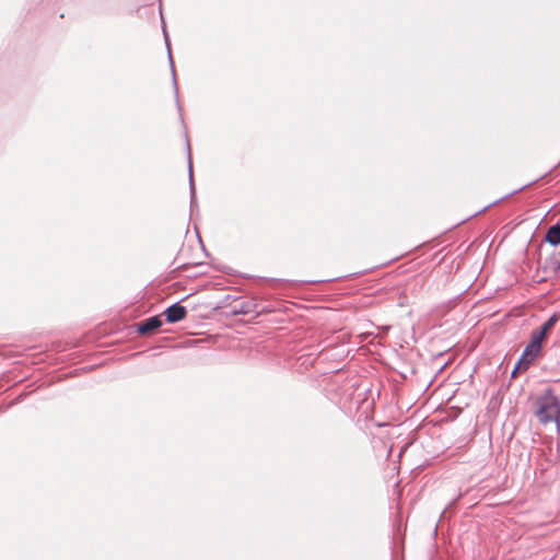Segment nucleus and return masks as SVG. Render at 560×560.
Masks as SVG:
<instances>
[{"instance_id": "obj_1", "label": "nucleus", "mask_w": 560, "mask_h": 560, "mask_svg": "<svg viewBox=\"0 0 560 560\" xmlns=\"http://www.w3.org/2000/svg\"><path fill=\"white\" fill-rule=\"evenodd\" d=\"M534 413L541 424L557 423L560 425V401L551 389L545 390L535 399Z\"/></svg>"}, {"instance_id": "obj_2", "label": "nucleus", "mask_w": 560, "mask_h": 560, "mask_svg": "<svg viewBox=\"0 0 560 560\" xmlns=\"http://www.w3.org/2000/svg\"><path fill=\"white\" fill-rule=\"evenodd\" d=\"M545 338L546 337L541 335L538 330L533 331L529 343L524 349L521 359L518 360L515 369L513 370V376L516 374L518 370H526L539 355L541 345Z\"/></svg>"}, {"instance_id": "obj_3", "label": "nucleus", "mask_w": 560, "mask_h": 560, "mask_svg": "<svg viewBox=\"0 0 560 560\" xmlns=\"http://www.w3.org/2000/svg\"><path fill=\"white\" fill-rule=\"evenodd\" d=\"M162 325V320L159 316L150 317L137 324V331L140 335L147 336L154 332Z\"/></svg>"}, {"instance_id": "obj_4", "label": "nucleus", "mask_w": 560, "mask_h": 560, "mask_svg": "<svg viewBox=\"0 0 560 560\" xmlns=\"http://www.w3.org/2000/svg\"><path fill=\"white\" fill-rule=\"evenodd\" d=\"M545 241L551 246L560 244V224L552 225L548 229Z\"/></svg>"}, {"instance_id": "obj_5", "label": "nucleus", "mask_w": 560, "mask_h": 560, "mask_svg": "<svg viewBox=\"0 0 560 560\" xmlns=\"http://www.w3.org/2000/svg\"><path fill=\"white\" fill-rule=\"evenodd\" d=\"M560 319V316L555 313L552 314L541 326L540 328L538 329V331L544 335L545 337H547V335L549 334V331L555 327V325L558 323V320Z\"/></svg>"}, {"instance_id": "obj_6", "label": "nucleus", "mask_w": 560, "mask_h": 560, "mask_svg": "<svg viewBox=\"0 0 560 560\" xmlns=\"http://www.w3.org/2000/svg\"><path fill=\"white\" fill-rule=\"evenodd\" d=\"M166 319L170 323H175V304L168 306L165 311Z\"/></svg>"}, {"instance_id": "obj_7", "label": "nucleus", "mask_w": 560, "mask_h": 560, "mask_svg": "<svg viewBox=\"0 0 560 560\" xmlns=\"http://www.w3.org/2000/svg\"><path fill=\"white\" fill-rule=\"evenodd\" d=\"M186 317V307L177 303V322Z\"/></svg>"}, {"instance_id": "obj_8", "label": "nucleus", "mask_w": 560, "mask_h": 560, "mask_svg": "<svg viewBox=\"0 0 560 560\" xmlns=\"http://www.w3.org/2000/svg\"><path fill=\"white\" fill-rule=\"evenodd\" d=\"M189 179L190 184L192 183V168H191V162L189 161Z\"/></svg>"}, {"instance_id": "obj_9", "label": "nucleus", "mask_w": 560, "mask_h": 560, "mask_svg": "<svg viewBox=\"0 0 560 560\" xmlns=\"http://www.w3.org/2000/svg\"><path fill=\"white\" fill-rule=\"evenodd\" d=\"M167 48H168V55H170L171 66L173 67V58H172V55H171L170 44H168V43H167Z\"/></svg>"}, {"instance_id": "obj_10", "label": "nucleus", "mask_w": 560, "mask_h": 560, "mask_svg": "<svg viewBox=\"0 0 560 560\" xmlns=\"http://www.w3.org/2000/svg\"><path fill=\"white\" fill-rule=\"evenodd\" d=\"M557 269L560 270V261L557 262Z\"/></svg>"}]
</instances>
